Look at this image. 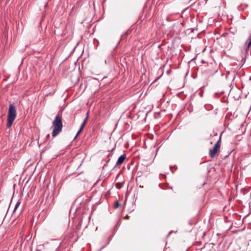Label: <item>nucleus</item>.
Segmentation results:
<instances>
[{
    "label": "nucleus",
    "instance_id": "nucleus-1",
    "mask_svg": "<svg viewBox=\"0 0 251 251\" xmlns=\"http://www.w3.org/2000/svg\"><path fill=\"white\" fill-rule=\"evenodd\" d=\"M52 136L54 137L61 132L63 127L61 117L59 114L55 116L52 122Z\"/></svg>",
    "mask_w": 251,
    "mask_h": 251
},
{
    "label": "nucleus",
    "instance_id": "nucleus-2",
    "mask_svg": "<svg viewBox=\"0 0 251 251\" xmlns=\"http://www.w3.org/2000/svg\"><path fill=\"white\" fill-rule=\"evenodd\" d=\"M16 117V109L15 107L12 104L9 106L7 114V127L9 128L11 126Z\"/></svg>",
    "mask_w": 251,
    "mask_h": 251
},
{
    "label": "nucleus",
    "instance_id": "nucleus-3",
    "mask_svg": "<svg viewBox=\"0 0 251 251\" xmlns=\"http://www.w3.org/2000/svg\"><path fill=\"white\" fill-rule=\"evenodd\" d=\"M221 139L220 137L218 141L215 144L214 146L209 150V155L211 158H214L217 153L219 151L221 146Z\"/></svg>",
    "mask_w": 251,
    "mask_h": 251
},
{
    "label": "nucleus",
    "instance_id": "nucleus-4",
    "mask_svg": "<svg viewBox=\"0 0 251 251\" xmlns=\"http://www.w3.org/2000/svg\"><path fill=\"white\" fill-rule=\"evenodd\" d=\"M126 158V154H123L121 156H120L119 157V158L117 161V163H116V164L115 167H119L121 165V164H122L123 163V162Z\"/></svg>",
    "mask_w": 251,
    "mask_h": 251
},
{
    "label": "nucleus",
    "instance_id": "nucleus-5",
    "mask_svg": "<svg viewBox=\"0 0 251 251\" xmlns=\"http://www.w3.org/2000/svg\"><path fill=\"white\" fill-rule=\"evenodd\" d=\"M246 50L248 51V50L251 46V35L249 37L248 41L245 43Z\"/></svg>",
    "mask_w": 251,
    "mask_h": 251
},
{
    "label": "nucleus",
    "instance_id": "nucleus-6",
    "mask_svg": "<svg viewBox=\"0 0 251 251\" xmlns=\"http://www.w3.org/2000/svg\"><path fill=\"white\" fill-rule=\"evenodd\" d=\"M86 119H84L83 123H82L81 125V126H80V129H81L82 130L83 129V128H84L86 123Z\"/></svg>",
    "mask_w": 251,
    "mask_h": 251
},
{
    "label": "nucleus",
    "instance_id": "nucleus-7",
    "mask_svg": "<svg viewBox=\"0 0 251 251\" xmlns=\"http://www.w3.org/2000/svg\"><path fill=\"white\" fill-rule=\"evenodd\" d=\"M86 119H84L83 123H82L81 125V126H80V129H81L82 130L83 129V128H84L86 123Z\"/></svg>",
    "mask_w": 251,
    "mask_h": 251
},
{
    "label": "nucleus",
    "instance_id": "nucleus-8",
    "mask_svg": "<svg viewBox=\"0 0 251 251\" xmlns=\"http://www.w3.org/2000/svg\"><path fill=\"white\" fill-rule=\"evenodd\" d=\"M20 203H21V202H20V201H18L17 202V203H16V205H15V208H14V211H15L17 209V208H18V207H19V206L20 205Z\"/></svg>",
    "mask_w": 251,
    "mask_h": 251
},
{
    "label": "nucleus",
    "instance_id": "nucleus-9",
    "mask_svg": "<svg viewBox=\"0 0 251 251\" xmlns=\"http://www.w3.org/2000/svg\"><path fill=\"white\" fill-rule=\"evenodd\" d=\"M120 205V203L118 201H117L116 202H115V203L114 204V207L115 208H117Z\"/></svg>",
    "mask_w": 251,
    "mask_h": 251
},
{
    "label": "nucleus",
    "instance_id": "nucleus-10",
    "mask_svg": "<svg viewBox=\"0 0 251 251\" xmlns=\"http://www.w3.org/2000/svg\"><path fill=\"white\" fill-rule=\"evenodd\" d=\"M81 130H82L81 129H79V130L77 131V134H76V136H75L74 139L76 138L77 136L80 134V133L81 132Z\"/></svg>",
    "mask_w": 251,
    "mask_h": 251
},
{
    "label": "nucleus",
    "instance_id": "nucleus-11",
    "mask_svg": "<svg viewBox=\"0 0 251 251\" xmlns=\"http://www.w3.org/2000/svg\"><path fill=\"white\" fill-rule=\"evenodd\" d=\"M89 111H88V112H87V114H86V118H85V119H86V121H87V119H88V117H89Z\"/></svg>",
    "mask_w": 251,
    "mask_h": 251
},
{
    "label": "nucleus",
    "instance_id": "nucleus-12",
    "mask_svg": "<svg viewBox=\"0 0 251 251\" xmlns=\"http://www.w3.org/2000/svg\"><path fill=\"white\" fill-rule=\"evenodd\" d=\"M129 216H128V215H126L125 217H124V219H128L129 218Z\"/></svg>",
    "mask_w": 251,
    "mask_h": 251
},
{
    "label": "nucleus",
    "instance_id": "nucleus-13",
    "mask_svg": "<svg viewBox=\"0 0 251 251\" xmlns=\"http://www.w3.org/2000/svg\"><path fill=\"white\" fill-rule=\"evenodd\" d=\"M50 134H48V135H47L46 138H47V139L49 138H50Z\"/></svg>",
    "mask_w": 251,
    "mask_h": 251
},
{
    "label": "nucleus",
    "instance_id": "nucleus-14",
    "mask_svg": "<svg viewBox=\"0 0 251 251\" xmlns=\"http://www.w3.org/2000/svg\"><path fill=\"white\" fill-rule=\"evenodd\" d=\"M110 154H109L108 155V157H109V156H110Z\"/></svg>",
    "mask_w": 251,
    "mask_h": 251
}]
</instances>
